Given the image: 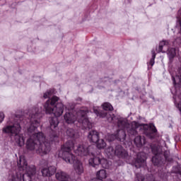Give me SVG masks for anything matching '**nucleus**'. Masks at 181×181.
Returning a JSON list of instances; mask_svg holds the SVG:
<instances>
[{
  "mask_svg": "<svg viewBox=\"0 0 181 181\" xmlns=\"http://www.w3.org/2000/svg\"><path fill=\"white\" fill-rule=\"evenodd\" d=\"M43 117V110L42 107H34L28 111L25 118L23 116L16 115L14 121L9 119L7 124L2 129L3 134H8L11 136H14V139L18 146L25 145V136L21 134L22 127H26L28 124L27 134L29 136L25 146L28 151H36V153L43 156L50 152V143L46 141V136L43 132H36L39 125H40V119Z\"/></svg>",
  "mask_w": 181,
  "mask_h": 181,
  "instance_id": "obj_1",
  "label": "nucleus"
},
{
  "mask_svg": "<svg viewBox=\"0 0 181 181\" xmlns=\"http://www.w3.org/2000/svg\"><path fill=\"white\" fill-rule=\"evenodd\" d=\"M46 114H53L54 117L49 119L50 124V141H56L59 138V132L57 131L59 127V119L57 117H61L64 111V105L63 103L59 102L57 96H53L48 99L44 105Z\"/></svg>",
  "mask_w": 181,
  "mask_h": 181,
  "instance_id": "obj_2",
  "label": "nucleus"
},
{
  "mask_svg": "<svg viewBox=\"0 0 181 181\" xmlns=\"http://www.w3.org/2000/svg\"><path fill=\"white\" fill-rule=\"evenodd\" d=\"M138 129H139L141 134H144V135H146L150 139H155V134L158 132V129H156V127L153 124L139 126L136 122H132L131 127L127 129V134L130 139L134 138V142L137 148H142L146 143L144 136H136L138 135Z\"/></svg>",
  "mask_w": 181,
  "mask_h": 181,
  "instance_id": "obj_3",
  "label": "nucleus"
},
{
  "mask_svg": "<svg viewBox=\"0 0 181 181\" xmlns=\"http://www.w3.org/2000/svg\"><path fill=\"white\" fill-rule=\"evenodd\" d=\"M18 171L15 170L10 176L9 181H32L36 175V166L28 165L25 156H21L17 161Z\"/></svg>",
  "mask_w": 181,
  "mask_h": 181,
  "instance_id": "obj_4",
  "label": "nucleus"
},
{
  "mask_svg": "<svg viewBox=\"0 0 181 181\" xmlns=\"http://www.w3.org/2000/svg\"><path fill=\"white\" fill-rule=\"evenodd\" d=\"M74 152L76 155L78 156H92L88 162L90 166L93 168H97L99 165H101L102 168L104 169L110 168V163L107 159L103 158V156L101 153L98 152V153H95L94 152V147L93 146H89L88 147L79 144L77 148L74 149Z\"/></svg>",
  "mask_w": 181,
  "mask_h": 181,
  "instance_id": "obj_5",
  "label": "nucleus"
},
{
  "mask_svg": "<svg viewBox=\"0 0 181 181\" xmlns=\"http://www.w3.org/2000/svg\"><path fill=\"white\" fill-rule=\"evenodd\" d=\"M73 149H74V142L71 140L67 141L61 146L59 156H61L66 163L74 165V169L77 175H81L84 173V167H83V163L77 159V157L71 153Z\"/></svg>",
  "mask_w": 181,
  "mask_h": 181,
  "instance_id": "obj_6",
  "label": "nucleus"
},
{
  "mask_svg": "<svg viewBox=\"0 0 181 181\" xmlns=\"http://www.w3.org/2000/svg\"><path fill=\"white\" fill-rule=\"evenodd\" d=\"M88 112V109H81L76 113V115L69 112L64 115V118L66 124H76V127L79 128L82 127L84 129H91L93 124L87 117Z\"/></svg>",
  "mask_w": 181,
  "mask_h": 181,
  "instance_id": "obj_7",
  "label": "nucleus"
},
{
  "mask_svg": "<svg viewBox=\"0 0 181 181\" xmlns=\"http://www.w3.org/2000/svg\"><path fill=\"white\" fill-rule=\"evenodd\" d=\"M110 117L107 116L108 122H112L113 124H117V127L120 128V130H117L116 134H111L110 138H112L110 141H114V139H117L120 142H124L125 141V138H127V134H125V131L124 129L127 128H129V123L128 121L125 119L124 117H117L114 115V114H110Z\"/></svg>",
  "mask_w": 181,
  "mask_h": 181,
  "instance_id": "obj_8",
  "label": "nucleus"
},
{
  "mask_svg": "<svg viewBox=\"0 0 181 181\" xmlns=\"http://www.w3.org/2000/svg\"><path fill=\"white\" fill-rule=\"evenodd\" d=\"M151 151L154 155L151 160L154 166H162L166 163V162H172L173 159L170 158V153L168 151H165L162 154V149L160 148L154 146L151 148Z\"/></svg>",
  "mask_w": 181,
  "mask_h": 181,
  "instance_id": "obj_9",
  "label": "nucleus"
},
{
  "mask_svg": "<svg viewBox=\"0 0 181 181\" xmlns=\"http://www.w3.org/2000/svg\"><path fill=\"white\" fill-rule=\"evenodd\" d=\"M103 110H100V109L97 107H93V112L97 115V117H100V118H107L108 120V117H110V114H112V112H107L106 111H112L114 107L112 105L108 103H104L102 105Z\"/></svg>",
  "mask_w": 181,
  "mask_h": 181,
  "instance_id": "obj_10",
  "label": "nucleus"
},
{
  "mask_svg": "<svg viewBox=\"0 0 181 181\" xmlns=\"http://www.w3.org/2000/svg\"><path fill=\"white\" fill-rule=\"evenodd\" d=\"M132 165L135 166L136 169H139L141 168L146 169V156L145 155V153L140 152L137 153V156L132 163Z\"/></svg>",
  "mask_w": 181,
  "mask_h": 181,
  "instance_id": "obj_11",
  "label": "nucleus"
},
{
  "mask_svg": "<svg viewBox=\"0 0 181 181\" xmlns=\"http://www.w3.org/2000/svg\"><path fill=\"white\" fill-rule=\"evenodd\" d=\"M169 73L174 86H178L181 88V69H170Z\"/></svg>",
  "mask_w": 181,
  "mask_h": 181,
  "instance_id": "obj_12",
  "label": "nucleus"
},
{
  "mask_svg": "<svg viewBox=\"0 0 181 181\" xmlns=\"http://www.w3.org/2000/svg\"><path fill=\"white\" fill-rule=\"evenodd\" d=\"M56 170H57L56 166L51 165L49 167H44L41 170V173L44 177H50V176H53V175L56 173Z\"/></svg>",
  "mask_w": 181,
  "mask_h": 181,
  "instance_id": "obj_13",
  "label": "nucleus"
},
{
  "mask_svg": "<svg viewBox=\"0 0 181 181\" xmlns=\"http://www.w3.org/2000/svg\"><path fill=\"white\" fill-rule=\"evenodd\" d=\"M115 155L121 159L128 158V152L121 145H117L115 148Z\"/></svg>",
  "mask_w": 181,
  "mask_h": 181,
  "instance_id": "obj_14",
  "label": "nucleus"
},
{
  "mask_svg": "<svg viewBox=\"0 0 181 181\" xmlns=\"http://www.w3.org/2000/svg\"><path fill=\"white\" fill-rule=\"evenodd\" d=\"M177 19V28L180 29V31L177 33V37L175 39V42L177 43L178 45H181V11H178Z\"/></svg>",
  "mask_w": 181,
  "mask_h": 181,
  "instance_id": "obj_15",
  "label": "nucleus"
},
{
  "mask_svg": "<svg viewBox=\"0 0 181 181\" xmlns=\"http://www.w3.org/2000/svg\"><path fill=\"white\" fill-rule=\"evenodd\" d=\"M88 139L90 142L95 144L100 139V134L95 130H92L88 132Z\"/></svg>",
  "mask_w": 181,
  "mask_h": 181,
  "instance_id": "obj_16",
  "label": "nucleus"
},
{
  "mask_svg": "<svg viewBox=\"0 0 181 181\" xmlns=\"http://www.w3.org/2000/svg\"><path fill=\"white\" fill-rule=\"evenodd\" d=\"M95 144H96L98 149H104V148L107 146V143H105V141H104L103 139H98Z\"/></svg>",
  "mask_w": 181,
  "mask_h": 181,
  "instance_id": "obj_17",
  "label": "nucleus"
},
{
  "mask_svg": "<svg viewBox=\"0 0 181 181\" xmlns=\"http://www.w3.org/2000/svg\"><path fill=\"white\" fill-rule=\"evenodd\" d=\"M168 45H169V41L168 40H163L160 42L158 47V53H165L163 51V47L168 46Z\"/></svg>",
  "mask_w": 181,
  "mask_h": 181,
  "instance_id": "obj_18",
  "label": "nucleus"
},
{
  "mask_svg": "<svg viewBox=\"0 0 181 181\" xmlns=\"http://www.w3.org/2000/svg\"><path fill=\"white\" fill-rule=\"evenodd\" d=\"M152 53V58L151 59L150 62L147 63L148 68L152 67L155 64V57H156V54L155 53V50L151 51Z\"/></svg>",
  "mask_w": 181,
  "mask_h": 181,
  "instance_id": "obj_19",
  "label": "nucleus"
},
{
  "mask_svg": "<svg viewBox=\"0 0 181 181\" xmlns=\"http://www.w3.org/2000/svg\"><path fill=\"white\" fill-rule=\"evenodd\" d=\"M168 55L170 59H173L176 56V49L175 48L168 49Z\"/></svg>",
  "mask_w": 181,
  "mask_h": 181,
  "instance_id": "obj_20",
  "label": "nucleus"
},
{
  "mask_svg": "<svg viewBox=\"0 0 181 181\" xmlns=\"http://www.w3.org/2000/svg\"><path fill=\"white\" fill-rule=\"evenodd\" d=\"M66 136H69V138H74V135H76V132L72 128H69L66 129Z\"/></svg>",
  "mask_w": 181,
  "mask_h": 181,
  "instance_id": "obj_21",
  "label": "nucleus"
},
{
  "mask_svg": "<svg viewBox=\"0 0 181 181\" xmlns=\"http://www.w3.org/2000/svg\"><path fill=\"white\" fill-rule=\"evenodd\" d=\"M105 153H107V155L114 156V155H115V149H114V147L110 146L105 150Z\"/></svg>",
  "mask_w": 181,
  "mask_h": 181,
  "instance_id": "obj_22",
  "label": "nucleus"
},
{
  "mask_svg": "<svg viewBox=\"0 0 181 181\" xmlns=\"http://www.w3.org/2000/svg\"><path fill=\"white\" fill-rule=\"evenodd\" d=\"M53 94V90H47L45 93H44V98H49Z\"/></svg>",
  "mask_w": 181,
  "mask_h": 181,
  "instance_id": "obj_23",
  "label": "nucleus"
},
{
  "mask_svg": "<svg viewBox=\"0 0 181 181\" xmlns=\"http://www.w3.org/2000/svg\"><path fill=\"white\" fill-rule=\"evenodd\" d=\"M160 177L163 179V180H168V173H163V174H160Z\"/></svg>",
  "mask_w": 181,
  "mask_h": 181,
  "instance_id": "obj_24",
  "label": "nucleus"
},
{
  "mask_svg": "<svg viewBox=\"0 0 181 181\" xmlns=\"http://www.w3.org/2000/svg\"><path fill=\"white\" fill-rule=\"evenodd\" d=\"M4 118H5V115L4 114V112H0V124L2 123Z\"/></svg>",
  "mask_w": 181,
  "mask_h": 181,
  "instance_id": "obj_25",
  "label": "nucleus"
}]
</instances>
